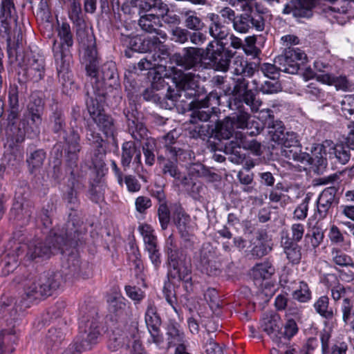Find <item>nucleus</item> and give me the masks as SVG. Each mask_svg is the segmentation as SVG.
I'll return each instance as SVG.
<instances>
[{"label": "nucleus", "mask_w": 354, "mask_h": 354, "mask_svg": "<svg viewBox=\"0 0 354 354\" xmlns=\"http://www.w3.org/2000/svg\"><path fill=\"white\" fill-rule=\"evenodd\" d=\"M88 112L93 119V122L88 124L86 138L91 145L101 146L103 140L100 133L95 132L96 127L102 131L106 137L114 139L115 127L112 118L106 115L102 106L97 100L91 99L87 102Z\"/></svg>", "instance_id": "f257e3e1"}, {"label": "nucleus", "mask_w": 354, "mask_h": 354, "mask_svg": "<svg viewBox=\"0 0 354 354\" xmlns=\"http://www.w3.org/2000/svg\"><path fill=\"white\" fill-rule=\"evenodd\" d=\"M57 31L61 44L57 45L56 41H54L53 52L58 77L65 86L67 83H71L69 71L71 55L68 50L73 44V35L67 23H62Z\"/></svg>", "instance_id": "f03ea898"}, {"label": "nucleus", "mask_w": 354, "mask_h": 354, "mask_svg": "<svg viewBox=\"0 0 354 354\" xmlns=\"http://www.w3.org/2000/svg\"><path fill=\"white\" fill-rule=\"evenodd\" d=\"M17 283H21L18 281ZM61 283L59 273H44L39 277H30L22 281L24 293L30 299H38L50 295L53 290L58 288Z\"/></svg>", "instance_id": "7ed1b4c3"}, {"label": "nucleus", "mask_w": 354, "mask_h": 354, "mask_svg": "<svg viewBox=\"0 0 354 354\" xmlns=\"http://www.w3.org/2000/svg\"><path fill=\"white\" fill-rule=\"evenodd\" d=\"M169 274L171 278L182 280L185 283V288L192 287L191 270L185 261L183 253L174 244L172 236L167 241Z\"/></svg>", "instance_id": "20e7f679"}, {"label": "nucleus", "mask_w": 354, "mask_h": 354, "mask_svg": "<svg viewBox=\"0 0 354 354\" xmlns=\"http://www.w3.org/2000/svg\"><path fill=\"white\" fill-rule=\"evenodd\" d=\"M94 315L95 313L93 312L91 319L84 317L80 319L81 339L74 344L70 345L68 348H71L77 354H80L83 351L91 350L98 343L100 336V325Z\"/></svg>", "instance_id": "39448f33"}, {"label": "nucleus", "mask_w": 354, "mask_h": 354, "mask_svg": "<svg viewBox=\"0 0 354 354\" xmlns=\"http://www.w3.org/2000/svg\"><path fill=\"white\" fill-rule=\"evenodd\" d=\"M139 25L141 28L148 32H154L159 36H149L145 38L142 44V49H138L142 52L165 50V46L160 39L165 40L167 34L158 29L160 26V15L154 14H147L142 16L139 19Z\"/></svg>", "instance_id": "423d86ee"}, {"label": "nucleus", "mask_w": 354, "mask_h": 354, "mask_svg": "<svg viewBox=\"0 0 354 354\" xmlns=\"http://www.w3.org/2000/svg\"><path fill=\"white\" fill-rule=\"evenodd\" d=\"M331 147V141L326 140L322 144L315 145L311 149L310 155L301 152L300 149H295L294 151H288L286 155L292 158L296 162L301 164L303 168L306 169L308 166L323 165Z\"/></svg>", "instance_id": "0eeeda50"}, {"label": "nucleus", "mask_w": 354, "mask_h": 354, "mask_svg": "<svg viewBox=\"0 0 354 354\" xmlns=\"http://www.w3.org/2000/svg\"><path fill=\"white\" fill-rule=\"evenodd\" d=\"M274 131H270L272 140L281 146V155L288 159H292L286 154L288 151H294L298 147L297 136L292 131L285 132V128L281 122L277 123L273 127Z\"/></svg>", "instance_id": "6e6552de"}, {"label": "nucleus", "mask_w": 354, "mask_h": 354, "mask_svg": "<svg viewBox=\"0 0 354 354\" xmlns=\"http://www.w3.org/2000/svg\"><path fill=\"white\" fill-rule=\"evenodd\" d=\"M56 244L53 247L49 245L51 242V238H48L46 242L36 239L30 242L28 246L26 257L30 260L44 259L49 258L53 254V250L61 248V244L64 241V238L61 236L55 237Z\"/></svg>", "instance_id": "1a4fd4ad"}, {"label": "nucleus", "mask_w": 354, "mask_h": 354, "mask_svg": "<svg viewBox=\"0 0 354 354\" xmlns=\"http://www.w3.org/2000/svg\"><path fill=\"white\" fill-rule=\"evenodd\" d=\"M206 50L207 55H209L215 62L217 71H226L228 69L230 59L233 56L231 50H225L217 41L209 42Z\"/></svg>", "instance_id": "9d476101"}, {"label": "nucleus", "mask_w": 354, "mask_h": 354, "mask_svg": "<svg viewBox=\"0 0 354 354\" xmlns=\"http://www.w3.org/2000/svg\"><path fill=\"white\" fill-rule=\"evenodd\" d=\"M161 51L162 55V57L160 55L156 57V54L149 55L147 57L142 59L138 64V67L140 71L155 69L153 82L152 84L153 86L157 89L159 88L158 84H160L161 86H162V83L164 82L163 77L167 75L166 73L162 74L165 71V68L161 64H159V63H156L158 61L157 58L161 59L164 58L165 55L167 56V52L165 49L164 51Z\"/></svg>", "instance_id": "9b49d317"}, {"label": "nucleus", "mask_w": 354, "mask_h": 354, "mask_svg": "<svg viewBox=\"0 0 354 354\" xmlns=\"http://www.w3.org/2000/svg\"><path fill=\"white\" fill-rule=\"evenodd\" d=\"M145 322L152 342L158 345L161 344L163 342V337L160 330L161 320L156 313V308L152 304L148 305L146 310Z\"/></svg>", "instance_id": "f8f14e48"}, {"label": "nucleus", "mask_w": 354, "mask_h": 354, "mask_svg": "<svg viewBox=\"0 0 354 354\" xmlns=\"http://www.w3.org/2000/svg\"><path fill=\"white\" fill-rule=\"evenodd\" d=\"M173 79L176 86L182 89L186 96V91H190L188 95H195L196 88L198 87L200 76L192 72H183L180 70H174Z\"/></svg>", "instance_id": "ddd939ff"}, {"label": "nucleus", "mask_w": 354, "mask_h": 354, "mask_svg": "<svg viewBox=\"0 0 354 354\" xmlns=\"http://www.w3.org/2000/svg\"><path fill=\"white\" fill-rule=\"evenodd\" d=\"M174 221L181 237L185 241H192L194 225L191 221L190 216L180 206L176 207L175 209Z\"/></svg>", "instance_id": "4468645a"}, {"label": "nucleus", "mask_w": 354, "mask_h": 354, "mask_svg": "<svg viewBox=\"0 0 354 354\" xmlns=\"http://www.w3.org/2000/svg\"><path fill=\"white\" fill-rule=\"evenodd\" d=\"M315 6V0H291L284 8V14L292 13L296 17L309 18L313 15L312 9Z\"/></svg>", "instance_id": "2eb2a0df"}, {"label": "nucleus", "mask_w": 354, "mask_h": 354, "mask_svg": "<svg viewBox=\"0 0 354 354\" xmlns=\"http://www.w3.org/2000/svg\"><path fill=\"white\" fill-rule=\"evenodd\" d=\"M281 326L280 317L275 313L266 314L262 319L263 330L276 342L282 339Z\"/></svg>", "instance_id": "dca6fc26"}, {"label": "nucleus", "mask_w": 354, "mask_h": 354, "mask_svg": "<svg viewBox=\"0 0 354 354\" xmlns=\"http://www.w3.org/2000/svg\"><path fill=\"white\" fill-rule=\"evenodd\" d=\"M233 121V126L236 129H247V134L253 136L259 134L261 131L260 123L252 119L251 115L246 112H241L235 116L230 117Z\"/></svg>", "instance_id": "f3484780"}, {"label": "nucleus", "mask_w": 354, "mask_h": 354, "mask_svg": "<svg viewBox=\"0 0 354 354\" xmlns=\"http://www.w3.org/2000/svg\"><path fill=\"white\" fill-rule=\"evenodd\" d=\"M336 190L327 187L319 194L317 200V214L319 218H324L335 202Z\"/></svg>", "instance_id": "a211bd4d"}, {"label": "nucleus", "mask_w": 354, "mask_h": 354, "mask_svg": "<svg viewBox=\"0 0 354 354\" xmlns=\"http://www.w3.org/2000/svg\"><path fill=\"white\" fill-rule=\"evenodd\" d=\"M18 108L10 109V113L8 116V129H7V134L17 142L19 143L24 140V136L26 132H28V129L26 127L25 119L20 122L19 127L15 126V120L17 119L18 115L17 112Z\"/></svg>", "instance_id": "6ab92c4d"}, {"label": "nucleus", "mask_w": 354, "mask_h": 354, "mask_svg": "<svg viewBox=\"0 0 354 354\" xmlns=\"http://www.w3.org/2000/svg\"><path fill=\"white\" fill-rule=\"evenodd\" d=\"M296 56L294 50H286L284 55L275 59V64L279 65V70L290 74H296L301 64L292 59Z\"/></svg>", "instance_id": "aec40b11"}, {"label": "nucleus", "mask_w": 354, "mask_h": 354, "mask_svg": "<svg viewBox=\"0 0 354 354\" xmlns=\"http://www.w3.org/2000/svg\"><path fill=\"white\" fill-rule=\"evenodd\" d=\"M64 140L65 151L70 158L71 165H74L77 160V153L80 151V136L75 131L72 130L66 134Z\"/></svg>", "instance_id": "412c9836"}, {"label": "nucleus", "mask_w": 354, "mask_h": 354, "mask_svg": "<svg viewBox=\"0 0 354 354\" xmlns=\"http://www.w3.org/2000/svg\"><path fill=\"white\" fill-rule=\"evenodd\" d=\"M121 163L124 167H128L132 160L134 162H140L141 153L140 149L133 142H126L122 145Z\"/></svg>", "instance_id": "4be33fe9"}, {"label": "nucleus", "mask_w": 354, "mask_h": 354, "mask_svg": "<svg viewBox=\"0 0 354 354\" xmlns=\"http://www.w3.org/2000/svg\"><path fill=\"white\" fill-rule=\"evenodd\" d=\"M201 55L199 49L194 48H185L183 55L177 59V64L185 68H192L201 62Z\"/></svg>", "instance_id": "5701e85b"}, {"label": "nucleus", "mask_w": 354, "mask_h": 354, "mask_svg": "<svg viewBox=\"0 0 354 354\" xmlns=\"http://www.w3.org/2000/svg\"><path fill=\"white\" fill-rule=\"evenodd\" d=\"M21 253V246L6 253L0 263L3 275L8 274L17 268L19 265V257Z\"/></svg>", "instance_id": "b1692460"}, {"label": "nucleus", "mask_w": 354, "mask_h": 354, "mask_svg": "<svg viewBox=\"0 0 354 354\" xmlns=\"http://www.w3.org/2000/svg\"><path fill=\"white\" fill-rule=\"evenodd\" d=\"M207 18L211 21L209 28L210 35L217 41H218V40L225 39L228 35V30L225 26L221 23L219 15L214 13H209Z\"/></svg>", "instance_id": "393cba45"}, {"label": "nucleus", "mask_w": 354, "mask_h": 354, "mask_svg": "<svg viewBox=\"0 0 354 354\" xmlns=\"http://www.w3.org/2000/svg\"><path fill=\"white\" fill-rule=\"evenodd\" d=\"M134 3L140 10L149 14L162 15L168 10L167 5L160 0H135Z\"/></svg>", "instance_id": "a878e982"}, {"label": "nucleus", "mask_w": 354, "mask_h": 354, "mask_svg": "<svg viewBox=\"0 0 354 354\" xmlns=\"http://www.w3.org/2000/svg\"><path fill=\"white\" fill-rule=\"evenodd\" d=\"M109 311L116 316L120 317L127 314V306L126 299L115 290L113 295H110L107 299Z\"/></svg>", "instance_id": "bb28decb"}, {"label": "nucleus", "mask_w": 354, "mask_h": 354, "mask_svg": "<svg viewBox=\"0 0 354 354\" xmlns=\"http://www.w3.org/2000/svg\"><path fill=\"white\" fill-rule=\"evenodd\" d=\"M145 250L147 252L151 262L156 269H158L161 264V254L158 244L156 236L147 238L143 240Z\"/></svg>", "instance_id": "cd10ccee"}, {"label": "nucleus", "mask_w": 354, "mask_h": 354, "mask_svg": "<svg viewBox=\"0 0 354 354\" xmlns=\"http://www.w3.org/2000/svg\"><path fill=\"white\" fill-rule=\"evenodd\" d=\"M230 69L232 74L242 77H250L254 72L253 64L248 63L243 57L240 56L234 58Z\"/></svg>", "instance_id": "c85d7f7f"}, {"label": "nucleus", "mask_w": 354, "mask_h": 354, "mask_svg": "<svg viewBox=\"0 0 354 354\" xmlns=\"http://www.w3.org/2000/svg\"><path fill=\"white\" fill-rule=\"evenodd\" d=\"M45 62L42 57L33 56L29 59L26 73L34 81L41 80L44 75Z\"/></svg>", "instance_id": "c756f323"}, {"label": "nucleus", "mask_w": 354, "mask_h": 354, "mask_svg": "<svg viewBox=\"0 0 354 354\" xmlns=\"http://www.w3.org/2000/svg\"><path fill=\"white\" fill-rule=\"evenodd\" d=\"M316 80L323 84L335 86L337 89L346 91L349 87V82L346 76L336 77L330 73L317 74Z\"/></svg>", "instance_id": "7c9ffc66"}, {"label": "nucleus", "mask_w": 354, "mask_h": 354, "mask_svg": "<svg viewBox=\"0 0 354 354\" xmlns=\"http://www.w3.org/2000/svg\"><path fill=\"white\" fill-rule=\"evenodd\" d=\"M64 332L62 328H51L46 336L44 344L47 352L56 350L64 339Z\"/></svg>", "instance_id": "2f4dec72"}, {"label": "nucleus", "mask_w": 354, "mask_h": 354, "mask_svg": "<svg viewBox=\"0 0 354 354\" xmlns=\"http://www.w3.org/2000/svg\"><path fill=\"white\" fill-rule=\"evenodd\" d=\"M28 113L24 115L25 124L28 131L34 132L35 135L39 133V127L41 124V108L38 106L35 110L28 108Z\"/></svg>", "instance_id": "473e14b6"}, {"label": "nucleus", "mask_w": 354, "mask_h": 354, "mask_svg": "<svg viewBox=\"0 0 354 354\" xmlns=\"http://www.w3.org/2000/svg\"><path fill=\"white\" fill-rule=\"evenodd\" d=\"M18 337L13 329L3 330L0 333V354L11 353L15 350L13 345L17 342Z\"/></svg>", "instance_id": "72a5a7b5"}, {"label": "nucleus", "mask_w": 354, "mask_h": 354, "mask_svg": "<svg viewBox=\"0 0 354 354\" xmlns=\"http://www.w3.org/2000/svg\"><path fill=\"white\" fill-rule=\"evenodd\" d=\"M167 341L168 347H177L180 344L187 342L185 333L178 326L169 325L167 332Z\"/></svg>", "instance_id": "f704fd0d"}, {"label": "nucleus", "mask_w": 354, "mask_h": 354, "mask_svg": "<svg viewBox=\"0 0 354 354\" xmlns=\"http://www.w3.org/2000/svg\"><path fill=\"white\" fill-rule=\"evenodd\" d=\"M236 145L239 148L242 147L244 149L250 150L255 155L261 154V144L257 140L252 139L248 140L246 136L241 132L235 133Z\"/></svg>", "instance_id": "c9c22d12"}, {"label": "nucleus", "mask_w": 354, "mask_h": 354, "mask_svg": "<svg viewBox=\"0 0 354 354\" xmlns=\"http://www.w3.org/2000/svg\"><path fill=\"white\" fill-rule=\"evenodd\" d=\"M68 16L73 23L78 28L77 35L81 34L82 28L84 26V21L82 15L81 3L80 1L73 0L68 11Z\"/></svg>", "instance_id": "e433bc0d"}, {"label": "nucleus", "mask_w": 354, "mask_h": 354, "mask_svg": "<svg viewBox=\"0 0 354 354\" xmlns=\"http://www.w3.org/2000/svg\"><path fill=\"white\" fill-rule=\"evenodd\" d=\"M216 136L219 139L227 140L237 131H234L235 128L233 126V121L230 117L225 118L223 121L220 122L216 127Z\"/></svg>", "instance_id": "4c0bfd02"}, {"label": "nucleus", "mask_w": 354, "mask_h": 354, "mask_svg": "<svg viewBox=\"0 0 354 354\" xmlns=\"http://www.w3.org/2000/svg\"><path fill=\"white\" fill-rule=\"evenodd\" d=\"M254 85V89L260 91L264 94H272L281 91L280 84L274 79L271 80H265L263 82H260L257 79L252 80Z\"/></svg>", "instance_id": "58836bf2"}, {"label": "nucleus", "mask_w": 354, "mask_h": 354, "mask_svg": "<svg viewBox=\"0 0 354 354\" xmlns=\"http://www.w3.org/2000/svg\"><path fill=\"white\" fill-rule=\"evenodd\" d=\"M332 147L328 151L329 158L335 157L341 164H346L350 159V149L343 145H334L331 141Z\"/></svg>", "instance_id": "ea45409f"}, {"label": "nucleus", "mask_w": 354, "mask_h": 354, "mask_svg": "<svg viewBox=\"0 0 354 354\" xmlns=\"http://www.w3.org/2000/svg\"><path fill=\"white\" fill-rule=\"evenodd\" d=\"M252 272L254 279H266L274 273V268L270 262L264 261L254 266Z\"/></svg>", "instance_id": "a19ab883"}, {"label": "nucleus", "mask_w": 354, "mask_h": 354, "mask_svg": "<svg viewBox=\"0 0 354 354\" xmlns=\"http://www.w3.org/2000/svg\"><path fill=\"white\" fill-rule=\"evenodd\" d=\"M185 26L190 30L198 31L204 27V23L194 10H187L183 12Z\"/></svg>", "instance_id": "79ce46f5"}, {"label": "nucleus", "mask_w": 354, "mask_h": 354, "mask_svg": "<svg viewBox=\"0 0 354 354\" xmlns=\"http://www.w3.org/2000/svg\"><path fill=\"white\" fill-rule=\"evenodd\" d=\"M315 311L322 317L328 319L333 318L334 313L329 307V299L327 296L320 297L314 304Z\"/></svg>", "instance_id": "37998d69"}, {"label": "nucleus", "mask_w": 354, "mask_h": 354, "mask_svg": "<svg viewBox=\"0 0 354 354\" xmlns=\"http://www.w3.org/2000/svg\"><path fill=\"white\" fill-rule=\"evenodd\" d=\"M45 158L46 153L41 149L35 150L30 153L26 159L30 171L33 173L41 168Z\"/></svg>", "instance_id": "c03bdc74"}, {"label": "nucleus", "mask_w": 354, "mask_h": 354, "mask_svg": "<svg viewBox=\"0 0 354 354\" xmlns=\"http://www.w3.org/2000/svg\"><path fill=\"white\" fill-rule=\"evenodd\" d=\"M337 111L346 118H351L354 115V96L353 95H345L340 101L339 105H336Z\"/></svg>", "instance_id": "a18cd8bd"}, {"label": "nucleus", "mask_w": 354, "mask_h": 354, "mask_svg": "<svg viewBox=\"0 0 354 354\" xmlns=\"http://www.w3.org/2000/svg\"><path fill=\"white\" fill-rule=\"evenodd\" d=\"M97 149L95 150L91 158V165L90 167H93L94 169L99 172L102 171L104 167V158L105 156V151L102 148V143H101V146H97V145H94Z\"/></svg>", "instance_id": "49530a36"}, {"label": "nucleus", "mask_w": 354, "mask_h": 354, "mask_svg": "<svg viewBox=\"0 0 354 354\" xmlns=\"http://www.w3.org/2000/svg\"><path fill=\"white\" fill-rule=\"evenodd\" d=\"M128 127L129 132L136 140H140L147 136V130L142 123L128 118Z\"/></svg>", "instance_id": "de8ad7c7"}, {"label": "nucleus", "mask_w": 354, "mask_h": 354, "mask_svg": "<svg viewBox=\"0 0 354 354\" xmlns=\"http://www.w3.org/2000/svg\"><path fill=\"white\" fill-rule=\"evenodd\" d=\"M86 54L91 57L89 64H86V66L87 74L92 79L95 80L99 74L97 62V50L93 47L90 50H86Z\"/></svg>", "instance_id": "09e8293b"}, {"label": "nucleus", "mask_w": 354, "mask_h": 354, "mask_svg": "<svg viewBox=\"0 0 354 354\" xmlns=\"http://www.w3.org/2000/svg\"><path fill=\"white\" fill-rule=\"evenodd\" d=\"M284 251L288 259L292 263L297 264L299 263L301 253L300 248L295 243L286 241L285 243Z\"/></svg>", "instance_id": "8fccbe9b"}, {"label": "nucleus", "mask_w": 354, "mask_h": 354, "mask_svg": "<svg viewBox=\"0 0 354 354\" xmlns=\"http://www.w3.org/2000/svg\"><path fill=\"white\" fill-rule=\"evenodd\" d=\"M292 297L300 302H306L311 298L308 286L304 281L299 282V287L293 292Z\"/></svg>", "instance_id": "3c124183"}, {"label": "nucleus", "mask_w": 354, "mask_h": 354, "mask_svg": "<svg viewBox=\"0 0 354 354\" xmlns=\"http://www.w3.org/2000/svg\"><path fill=\"white\" fill-rule=\"evenodd\" d=\"M101 72L104 81L110 80L113 81V83L117 82L118 75L115 63L110 62L104 64L102 66Z\"/></svg>", "instance_id": "603ef678"}, {"label": "nucleus", "mask_w": 354, "mask_h": 354, "mask_svg": "<svg viewBox=\"0 0 354 354\" xmlns=\"http://www.w3.org/2000/svg\"><path fill=\"white\" fill-rule=\"evenodd\" d=\"M233 26L236 31L246 33L251 28L250 16L241 15L236 17L233 22Z\"/></svg>", "instance_id": "864d4df0"}, {"label": "nucleus", "mask_w": 354, "mask_h": 354, "mask_svg": "<svg viewBox=\"0 0 354 354\" xmlns=\"http://www.w3.org/2000/svg\"><path fill=\"white\" fill-rule=\"evenodd\" d=\"M333 262L340 266H348L352 265L351 258L341 250L333 249L331 252Z\"/></svg>", "instance_id": "5fc2aeb1"}, {"label": "nucleus", "mask_w": 354, "mask_h": 354, "mask_svg": "<svg viewBox=\"0 0 354 354\" xmlns=\"http://www.w3.org/2000/svg\"><path fill=\"white\" fill-rule=\"evenodd\" d=\"M158 215L162 229H167L170 221V212L165 202L159 205Z\"/></svg>", "instance_id": "6e6d98bb"}, {"label": "nucleus", "mask_w": 354, "mask_h": 354, "mask_svg": "<svg viewBox=\"0 0 354 354\" xmlns=\"http://www.w3.org/2000/svg\"><path fill=\"white\" fill-rule=\"evenodd\" d=\"M162 171L164 174L169 175L175 179L180 180L181 178V174L178 170L177 165L173 161H165L162 165Z\"/></svg>", "instance_id": "4d7b16f0"}, {"label": "nucleus", "mask_w": 354, "mask_h": 354, "mask_svg": "<svg viewBox=\"0 0 354 354\" xmlns=\"http://www.w3.org/2000/svg\"><path fill=\"white\" fill-rule=\"evenodd\" d=\"M309 201L310 198L306 197L303 201L297 207L293 213L294 218L297 220H304L306 218Z\"/></svg>", "instance_id": "13d9d810"}, {"label": "nucleus", "mask_w": 354, "mask_h": 354, "mask_svg": "<svg viewBox=\"0 0 354 354\" xmlns=\"http://www.w3.org/2000/svg\"><path fill=\"white\" fill-rule=\"evenodd\" d=\"M207 336L205 343L206 353L207 354H223L222 348L214 342L212 335L207 333Z\"/></svg>", "instance_id": "bf43d9fd"}, {"label": "nucleus", "mask_w": 354, "mask_h": 354, "mask_svg": "<svg viewBox=\"0 0 354 354\" xmlns=\"http://www.w3.org/2000/svg\"><path fill=\"white\" fill-rule=\"evenodd\" d=\"M8 104L10 109H16L19 106V89L16 84H11L8 92Z\"/></svg>", "instance_id": "052dcab7"}, {"label": "nucleus", "mask_w": 354, "mask_h": 354, "mask_svg": "<svg viewBox=\"0 0 354 354\" xmlns=\"http://www.w3.org/2000/svg\"><path fill=\"white\" fill-rule=\"evenodd\" d=\"M127 295L135 301H140L144 297V292L136 286H126L124 288Z\"/></svg>", "instance_id": "680f3d73"}, {"label": "nucleus", "mask_w": 354, "mask_h": 354, "mask_svg": "<svg viewBox=\"0 0 354 354\" xmlns=\"http://www.w3.org/2000/svg\"><path fill=\"white\" fill-rule=\"evenodd\" d=\"M298 328L295 320L288 319L284 325V330L282 331V338L290 339L297 333Z\"/></svg>", "instance_id": "e2e57ef3"}, {"label": "nucleus", "mask_w": 354, "mask_h": 354, "mask_svg": "<svg viewBox=\"0 0 354 354\" xmlns=\"http://www.w3.org/2000/svg\"><path fill=\"white\" fill-rule=\"evenodd\" d=\"M136 210L140 213H145L146 210L151 206V201L147 196H138L135 202Z\"/></svg>", "instance_id": "0e129e2a"}, {"label": "nucleus", "mask_w": 354, "mask_h": 354, "mask_svg": "<svg viewBox=\"0 0 354 354\" xmlns=\"http://www.w3.org/2000/svg\"><path fill=\"white\" fill-rule=\"evenodd\" d=\"M189 31L181 28H176L172 31V39L181 44L185 43L189 38Z\"/></svg>", "instance_id": "69168bd1"}, {"label": "nucleus", "mask_w": 354, "mask_h": 354, "mask_svg": "<svg viewBox=\"0 0 354 354\" xmlns=\"http://www.w3.org/2000/svg\"><path fill=\"white\" fill-rule=\"evenodd\" d=\"M261 70L266 77H270V79H274L277 71H279V65L275 63L274 64L264 63L262 64Z\"/></svg>", "instance_id": "338daca9"}, {"label": "nucleus", "mask_w": 354, "mask_h": 354, "mask_svg": "<svg viewBox=\"0 0 354 354\" xmlns=\"http://www.w3.org/2000/svg\"><path fill=\"white\" fill-rule=\"evenodd\" d=\"M124 183L130 192H137L140 189L141 185L136 177L129 175L124 177Z\"/></svg>", "instance_id": "774afa93"}]
</instances>
